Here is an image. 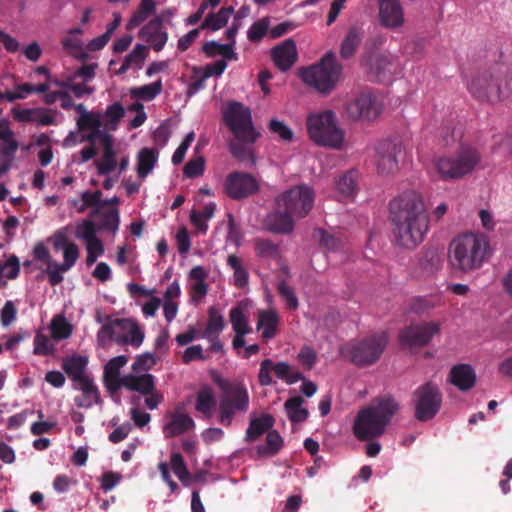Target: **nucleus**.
Instances as JSON below:
<instances>
[{
  "instance_id": "7",
  "label": "nucleus",
  "mask_w": 512,
  "mask_h": 512,
  "mask_svg": "<svg viewBox=\"0 0 512 512\" xmlns=\"http://www.w3.org/2000/svg\"><path fill=\"white\" fill-rule=\"evenodd\" d=\"M481 156L477 149L463 146L449 157H441L435 161V168L443 180H455L471 173L480 162Z\"/></svg>"
},
{
  "instance_id": "16",
  "label": "nucleus",
  "mask_w": 512,
  "mask_h": 512,
  "mask_svg": "<svg viewBox=\"0 0 512 512\" xmlns=\"http://www.w3.org/2000/svg\"><path fill=\"white\" fill-rule=\"evenodd\" d=\"M382 106L377 97L369 91L361 92L358 97L346 105V113L349 118L375 119L381 112Z\"/></svg>"
},
{
  "instance_id": "41",
  "label": "nucleus",
  "mask_w": 512,
  "mask_h": 512,
  "mask_svg": "<svg viewBox=\"0 0 512 512\" xmlns=\"http://www.w3.org/2000/svg\"><path fill=\"white\" fill-rule=\"evenodd\" d=\"M283 446V439L276 430H270L266 435L264 445L257 446V453L260 456H273L277 454Z\"/></svg>"
},
{
  "instance_id": "8",
  "label": "nucleus",
  "mask_w": 512,
  "mask_h": 512,
  "mask_svg": "<svg viewBox=\"0 0 512 512\" xmlns=\"http://www.w3.org/2000/svg\"><path fill=\"white\" fill-rule=\"evenodd\" d=\"M388 344L386 333H376L347 347V356L358 367H367L376 363Z\"/></svg>"
},
{
  "instance_id": "48",
  "label": "nucleus",
  "mask_w": 512,
  "mask_h": 512,
  "mask_svg": "<svg viewBox=\"0 0 512 512\" xmlns=\"http://www.w3.org/2000/svg\"><path fill=\"white\" fill-rule=\"evenodd\" d=\"M103 125L100 113L85 112L77 120V127L80 131H89L93 128H101Z\"/></svg>"
},
{
  "instance_id": "11",
  "label": "nucleus",
  "mask_w": 512,
  "mask_h": 512,
  "mask_svg": "<svg viewBox=\"0 0 512 512\" xmlns=\"http://www.w3.org/2000/svg\"><path fill=\"white\" fill-rule=\"evenodd\" d=\"M413 403L415 418L425 422L434 418L440 410L442 394L436 384L427 382L414 391Z\"/></svg>"
},
{
  "instance_id": "17",
  "label": "nucleus",
  "mask_w": 512,
  "mask_h": 512,
  "mask_svg": "<svg viewBox=\"0 0 512 512\" xmlns=\"http://www.w3.org/2000/svg\"><path fill=\"white\" fill-rule=\"evenodd\" d=\"M439 325L434 322L411 325L402 329L399 333V341L407 348L423 347L427 345L432 337L439 333Z\"/></svg>"
},
{
  "instance_id": "49",
  "label": "nucleus",
  "mask_w": 512,
  "mask_h": 512,
  "mask_svg": "<svg viewBox=\"0 0 512 512\" xmlns=\"http://www.w3.org/2000/svg\"><path fill=\"white\" fill-rule=\"evenodd\" d=\"M158 360L159 358L150 352L138 355L132 364V371L135 373L147 372L157 364Z\"/></svg>"
},
{
  "instance_id": "46",
  "label": "nucleus",
  "mask_w": 512,
  "mask_h": 512,
  "mask_svg": "<svg viewBox=\"0 0 512 512\" xmlns=\"http://www.w3.org/2000/svg\"><path fill=\"white\" fill-rule=\"evenodd\" d=\"M96 214L101 218L98 226L99 230H105L112 233H116L118 231L120 223L118 209L114 208L106 212L99 211V213Z\"/></svg>"
},
{
  "instance_id": "5",
  "label": "nucleus",
  "mask_w": 512,
  "mask_h": 512,
  "mask_svg": "<svg viewBox=\"0 0 512 512\" xmlns=\"http://www.w3.org/2000/svg\"><path fill=\"white\" fill-rule=\"evenodd\" d=\"M310 138L320 146L340 149L344 142V132L337 126L335 113L326 110L310 114L306 121Z\"/></svg>"
},
{
  "instance_id": "57",
  "label": "nucleus",
  "mask_w": 512,
  "mask_h": 512,
  "mask_svg": "<svg viewBox=\"0 0 512 512\" xmlns=\"http://www.w3.org/2000/svg\"><path fill=\"white\" fill-rule=\"evenodd\" d=\"M96 233L97 229L94 222L90 220H84L81 224L77 226L75 236L78 239H82L87 243L98 238L96 236Z\"/></svg>"
},
{
  "instance_id": "40",
  "label": "nucleus",
  "mask_w": 512,
  "mask_h": 512,
  "mask_svg": "<svg viewBox=\"0 0 512 512\" xmlns=\"http://www.w3.org/2000/svg\"><path fill=\"white\" fill-rule=\"evenodd\" d=\"M254 249L258 257L276 260L280 257L279 245L265 238L254 239Z\"/></svg>"
},
{
  "instance_id": "28",
  "label": "nucleus",
  "mask_w": 512,
  "mask_h": 512,
  "mask_svg": "<svg viewBox=\"0 0 512 512\" xmlns=\"http://www.w3.org/2000/svg\"><path fill=\"white\" fill-rule=\"evenodd\" d=\"M294 215L286 209L275 211L267 217V225L270 231L279 234H288L294 229Z\"/></svg>"
},
{
  "instance_id": "10",
  "label": "nucleus",
  "mask_w": 512,
  "mask_h": 512,
  "mask_svg": "<svg viewBox=\"0 0 512 512\" xmlns=\"http://www.w3.org/2000/svg\"><path fill=\"white\" fill-rule=\"evenodd\" d=\"M249 407L247 389L240 384L228 385L219 403V422L229 427L237 412H246Z\"/></svg>"
},
{
  "instance_id": "62",
  "label": "nucleus",
  "mask_w": 512,
  "mask_h": 512,
  "mask_svg": "<svg viewBox=\"0 0 512 512\" xmlns=\"http://www.w3.org/2000/svg\"><path fill=\"white\" fill-rule=\"evenodd\" d=\"M128 378V374L120 377V375H106L103 374V381L107 391L113 396L117 393L122 387H124V383Z\"/></svg>"
},
{
  "instance_id": "3",
  "label": "nucleus",
  "mask_w": 512,
  "mask_h": 512,
  "mask_svg": "<svg viewBox=\"0 0 512 512\" xmlns=\"http://www.w3.org/2000/svg\"><path fill=\"white\" fill-rule=\"evenodd\" d=\"M470 94L479 101L497 103L512 94V75L506 68L495 66L475 73L467 84Z\"/></svg>"
},
{
  "instance_id": "39",
  "label": "nucleus",
  "mask_w": 512,
  "mask_h": 512,
  "mask_svg": "<svg viewBox=\"0 0 512 512\" xmlns=\"http://www.w3.org/2000/svg\"><path fill=\"white\" fill-rule=\"evenodd\" d=\"M202 50L208 57L221 55L224 60H237V54L234 52L233 44H221L216 41H209L203 45Z\"/></svg>"
},
{
  "instance_id": "59",
  "label": "nucleus",
  "mask_w": 512,
  "mask_h": 512,
  "mask_svg": "<svg viewBox=\"0 0 512 512\" xmlns=\"http://www.w3.org/2000/svg\"><path fill=\"white\" fill-rule=\"evenodd\" d=\"M55 84L59 87L67 88L76 97L80 98L84 95H90L94 92L92 87H89L83 83H73L70 80L67 81H55Z\"/></svg>"
},
{
  "instance_id": "55",
  "label": "nucleus",
  "mask_w": 512,
  "mask_h": 512,
  "mask_svg": "<svg viewBox=\"0 0 512 512\" xmlns=\"http://www.w3.org/2000/svg\"><path fill=\"white\" fill-rule=\"evenodd\" d=\"M102 192L100 190H96L94 192L85 191L81 194V200L83 201V206L79 209V212H83L87 207L96 208L95 214L99 213L100 208H102Z\"/></svg>"
},
{
  "instance_id": "58",
  "label": "nucleus",
  "mask_w": 512,
  "mask_h": 512,
  "mask_svg": "<svg viewBox=\"0 0 512 512\" xmlns=\"http://www.w3.org/2000/svg\"><path fill=\"white\" fill-rule=\"evenodd\" d=\"M54 352V346L50 343L49 338L41 333H37L34 338V350L35 355L48 356Z\"/></svg>"
},
{
  "instance_id": "43",
  "label": "nucleus",
  "mask_w": 512,
  "mask_h": 512,
  "mask_svg": "<svg viewBox=\"0 0 512 512\" xmlns=\"http://www.w3.org/2000/svg\"><path fill=\"white\" fill-rule=\"evenodd\" d=\"M162 89V80L158 79L154 83L131 88L130 95L134 98H139L145 101H151L162 92Z\"/></svg>"
},
{
  "instance_id": "33",
  "label": "nucleus",
  "mask_w": 512,
  "mask_h": 512,
  "mask_svg": "<svg viewBox=\"0 0 512 512\" xmlns=\"http://www.w3.org/2000/svg\"><path fill=\"white\" fill-rule=\"evenodd\" d=\"M279 317L274 310L262 311L259 315L257 329L262 330L264 340L272 339L277 332Z\"/></svg>"
},
{
  "instance_id": "53",
  "label": "nucleus",
  "mask_w": 512,
  "mask_h": 512,
  "mask_svg": "<svg viewBox=\"0 0 512 512\" xmlns=\"http://www.w3.org/2000/svg\"><path fill=\"white\" fill-rule=\"evenodd\" d=\"M20 273V262L19 258L12 254L8 257L3 265H0V274L9 280H14L19 276Z\"/></svg>"
},
{
  "instance_id": "51",
  "label": "nucleus",
  "mask_w": 512,
  "mask_h": 512,
  "mask_svg": "<svg viewBox=\"0 0 512 512\" xmlns=\"http://www.w3.org/2000/svg\"><path fill=\"white\" fill-rule=\"evenodd\" d=\"M313 237L319 241L321 246L328 250L334 251L340 246V240L322 228H316L313 231Z\"/></svg>"
},
{
  "instance_id": "47",
  "label": "nucleus",
  "mask_w": 512,
  "mask_h": 512,
  "mask_svg": "<svg viewBox=\"0 0 512 512\" xmlns=\"http://www.w3.org/2000/svg\"><path fill=\"white\" fill-rule=\"evenodd\" d=\"M115 150H105L100 160L96 162L97 172L99 175H108L117 166Z\"/></svg>"
},
{
  "instance_id": "35",
  "label": "nucleus",
  "mask_w": 512,
  "mask_h": 512,
  "mask_svg": "<svg viewBox=\"0 0 512 512\" xmlns=\"http://www.w3.org/2000/svg\"><path fill=\"white\" fill-rule=\"evenodd\" d=\"M233 12L234 8L230 6L222 7L217 13L208 14L202 22L200 29H211L212 31H217L223 28L227 24L229 17Z\"/></svg>"
},
{
  "instance_id": "63",
  "label": "nucleus",
  "mask_w": 512,
  "mask_h": 512,
  "mask_svg": "<svg viewBox=\"0 0 512 512\" xmlns=\"http://www.w3.org/2000/svg\"><path fill=\"white\" fill-rule=\"evenodd\" d=\"M268 30L267 19H261L254 22L248 30V39L252 42L261 40Z\"/></svg>"
},
{
  "instance_id": "52",
  "label": "nucleus",
  "mask_w": 512,
  "mask_h": 512,
  "mask_svg": "<svg viewBox=\"0 0 512 512\" xmlns=\"http://www.w3.org/2000/svg\"><path fill=\"white\" fill-rule=\"evenodd\" d=\"M277 291L282 299L286 302L289 310H296L299 306L298 299L292 287L286 284L285 281H281L277 285Z\"/></svg>"
},
{
  "instance_id": "6",
  "label": "nucleus",
  "mask_w": 512,
  "mask_h": 512,
  "mask_svg": "<svg viewBox=\"0 0 512 512\" xmlns=\"http://www.w3.org/2000/svg\"><path fill=\"white\" fill-rule=\"evenodd\" d=\"M342 65L333 52H328L319 63L303 68L300 77L307 85L321 93L330 92L339 80Z\"/></svg>"
},
{
  "instance_id": "34",
  "label": "nucleus",
  "mask_w": 512,
  "mask_h": 512,
  "mask_svg": "<svg viewBox=\"0 0 512 512\" xmlns=\"http://www.w3.org/2000/svg\"><path fill=\"white\" fill-rule=\"evenodd\" d=\"M357 181L358 171L354 169L348 170L336 180V190L343 198L352 197L356 193Z\"/></svg>"
},
{
  "instance_id": "30",
  "label": "nucleus",
  "mask_w": 512,
  "mask_h": 512,
  "mask_svg": "<svg viewBox=\"0 0 512 512\" xmlns=\"http://www.w3.org/2000/svg\"><path fill=\"white\" fill-rule=\"evenodd\" d=\"M274 423V417L270 414H263L260 417L251 419L246 431V441H256L264 433H268L274 426Z\"/></svg>"
},
{
  "instance_id": "44",
  "label": "nucleus",
  "mask_w": 512,
  "mask_h": 512,
  "mask_svg": "<svg viewBox=\"0 0 512 512\" xmlns=\"http://www.w3.org/2000/svg\"><path fill=\"white\" fill-rule=\"evenodd\" d=\"M229 320L234 332L250 333L251 327L248 323V318L244 313L241 306L233 307L229 312Z\"/></svg>"
},
{
  "instance_id": "13",
  "label": "nucleus",
  "mask_w": 512,
  "mask_h": 512,
  "mask_svg": "<svg viewBox=\"0 0 512 512\" xmlns=\"http://www.w3.org/2000/svg\"><path fill=\"white\" fill-rule=\"evenodd\" d=\"M222 114L224 124L233 135L257 131L252 121L250 109L240 102L230 101Z\"/></svg>"
},
{
  "instance_id": "50",
  "label": "nucleus",
  "mask_w": 512,
  "mask_h": 512,
  "mask_svg": "<svg viewBox=\"0 0 512 512\" xmlns=\"http://www.w3.org/2000/svg\"><path fill=\"white\" fill-rule=\"evenodd\" d=\"M393 64L391 57L388 55H381L377 58L375 63V70L377 73L378 81H385L393 74Z\"/></svg>"
},
{
  "instance_id": "56",
  "label": "nucleus",
  "mask_w": 512,
  "mask_h": 512,
  "mask_svg": "<svg viewBox=\"0 0 512 512\" xmlns=\"http://www.w3.org/2000/svg\"><path fill=\"white\" fill-rule=\"evenodd\" d=\"M18 147H19V143L14 138V136L7 138L6 140H1V144H0L1 160H7L8 162H13L14 158H15V153L17 152Z\"/></svg>"
},
{
  "instance_id": "12",
  "label": "nucleus",
  "mask_w": 512,
  "mask_h": 512,
  "mask_svg": "<svg viewBox=\"0 0 512 512\" xmlns=\"http://www.w3.org/2000/svg\"><path fill=\"white\" fill-rule=\"evenodd\" d=\"M102 332L114 338L118 344H129L135 348L141 346L145 336L141 327L128 319H115L111 325H104Z\"/></svg>"
},
{
  "instance_id": "15",
  "label": "nucleus",
  "mask_w": 512,
  "mask_h": 512,
  "mask_svg": "<svg viewBox=\"0 0 512 512\" xmlns=\"http://www.w3.org/2000/svg\"><path fill=\"white\" fill-rule=\"evenodd\" d=\"M260 136L261 134L258 131L233 135V138L228 142L229 152L237 161L254 166L256 164L255 143Z\"/></svg>"
},
{
  "instance_id": "64",
  "label": "nucleus",
  "mask_w": 512,
  "mask_h": 512,
  "mask_svg": "<svg viewBox=\"0 0 512 512\" xmlns=\"http://www.w3.org/2000/svg\"><path fill=\"white\" fill-rule=\"evenodd\" d=\"M124 115L125 109L119 102L109 105L105 111V118L112 125H117Z\"/></svg>"
},
{
  "instance_id": "32",
  "label": "nucleus",
  "mask_w": 512,
  "mask_h": 512,
  "mask_svg": "<svg viewBox=\"0 0 512 512\" xmlns=\"http://www.w3.org/2000/svg\"><path fill=\"white\" fill-rule=\"evenodd\" d=\"M226 263L233 271V284L239 289L245 288L249 283V273L243 260L235 254H230Z\"/></svg>"
},
{
  "instance_id": "26",
  "label": "nucleus",
  "mask_w": 512,
  "mask_h": 512,
  "mask_svg": "<svg viewBox=\"0 0 512 512\" xmlns=\"http://www.w3.org/2000/svg\"><path fill=\"white\" fill-rule=\"evenodd\" d=\"M87 365V357L75 354L63 359L62 369L69 379L74 382L90 375L87 373Z\"/></svg>"
},
{
  "instance_id": "37",
  "label": "nucleus",
  "mask_w": 512,
  "mask_h": 512,
  "mask_svg": "<svg viewBox=\"0 0 512 512\" xmlns=\"http://www.w3.org/2000/svg\"><path fill=\"white\" fill-rule=\"evenodd\" d=\"M157 162V153L149 148H143L137 157V174L144 179L153 170Z\"/></svg>"
},
{
  "instance_id": "45",
  "label": "nucleus",
  "mask_w": 512,
  "mask_h": 512,
  "mask_svg": "<svg viewBox=\"0 0 512 512\" xmlns=\"http://www.w3.org/2000/svg\"><path fill=\"white\" fill-rule=\"evenodd\" d=\"M72 330V325L61 315L51 321V335L57 341L69 338Z\"/></svg>"
},
{
  "instance_id": "60",
  "label": "nucleus",
  "mask_w": 512,
  "mask_h": 512,
  "mask_svg": "<svg viewBox=\"0 0 512 512\" xmlns=\"http://www.w3.org/2000/svg\"><path fill=\"white\" fill-rule=\"evenodd\" d=\"M269 129L272 133L277 134L283 141L289 142L293 140V131L283 121L272 119L269 123Z\"/></svg>"
},
{
  "instance_id": "38",
  "label": "nucleus",
  "mask_w": 512,
  "mask_h": 512,
  "mask_svg": "<svg viewBox=\"0 0 512 512\" xmlns=\"http://www.w3.org/2000/svg\"><path fill=\"white\" fill-rule=\"evenodd\" d=\"M156 4L153 0H141L137 10L129 19L126 28L133 30L142 24L151 14L155 12Z\"/></svg>"
},
{
  "instance_id": "25",
  "label": "nucleus",
  "mask_w": 512,
  "mask_h": 512,
  "mask_svg": "<svg viewBox=\"0 0 512 512\" xmlns=\"http://www.w3.org/2000/svg\"><path fill=\"white\" fill-rule=\"evenodd\" d=\"M449 379L461 391H468L475 386L476 374L469 364H457L452 367Z\"/></svg>"
},
{
  "instance_id": "31",
  "label": "nucleus",
  "mask_w": 512,
  "mask_h": 512,
  "mask_svg": "<svg viewBox=\"0 0 512 512\" xmlns=\"http://www.w3.org/2000/svg\"><path fill=\"white\" fill-rule=\"evenodd\" d=\"M215 407L216 398L213 389L208 385L202 386L196 394V411L210 418Z\"/></svg>"
},
{
  "instance_id": "22",
  "label": "nucleus",
  "mask_w": 512,
  "mask_h": 512,
  "mask_svg": "<svg viewBox=\"0 0 512 512\" xmlns=\"http://www.w3.org/2000/svg\"><path fill=\"white\" fill-rule=\"evenodd\" d=\"M379 18L381 24L396 28L403 24L404 14L399 0H379Z\"/></svg>"
},
{
  "instance_id": "24",
  "label": "nucleus",
  "mask_w": 512,
  "mask_h": 512,
  "mask_svg": "<svg viewBox=\"0 0 512 512\" xmlns=\"http://www.w3.org/2000/svg\"><path fill=\"white\" fill-rule=\"evenodd\" d=\"M195 427V422L188 414L175 411L170 415V421L163 427L166 438H172L184 434Z\"/></svg>"
},
{
  "instance_id": "20",
  "label": "nucleus",
  "mask_w": 512,
  "mask_h": 512,
  "mask_svg": "<svg viewBox=\"0 0 512 512\" xmlns=\"http://www.w3.org/2000/svg\"><path fill=\"white\" fill-rule=\"evenodd\" d=\"M271 58L281 71L289 70L297 61L298 54L296 43L289 38L271 49Z\"/></svg>"
},
{
  "instance_id": "2",
  "label": "nucleus",
  "mask_w": 512,
  "mask_h": 512,
  "mask_svg": "<svg viewBox=\"0 0 512 512\" xmlns=\"http://www.w3.org/2000/svg\"><path fill=\"white\" fill-rule=\"evenodd\" d=\"M399 410V402L390 394L374 398L358 411L352 426L354 436L360 441L382 436Z\"/></svg>"
},
{
  "instance_id": "23",
  "label": "nucleus",
  "mask_w": 512,
  "mask_h": 512,
  "mask_svg": "<svg viewBox=\"0 0 512 512\" xmlns=\"http://www.w3.org/2000/svg\"><path fill=\"white\" fill-rule=\"evenodd\" d=\"M162 28L163 19L157 16L141 29L143 37L156 52L161 51L168 40V34Z\"/></svg>"
},
{
  "instance_id": "54",
  "label": "nucleus",
  "mask_w": 512,
  "mask_h": 512,
  "mask_svg": "<svg viewBox=\"0 0 512 512\" xmlns=\"http://www.w3.org/2000/svg\"><path fill=\"white\" fill-rule=\"evenodd\" d=\"M63 263H54L53 266H57L62 270L71 269L79 258V249L75 243H71L67 248L63 250Z\"/></svg>"
},
{
  "instance_id": "19",
  "label": "nucleus",
  "mask_w": 512,
  "mask_h": 512,
  "mask_svg": "<svg viewBox=\"0 0 512 512\" xmlns=\"http://www.w3.org/2000/svg\"><path fill=\"white\" fill-rule=\"evenodd\" d=\"M72 388L81 392L74 397V403L79 408L89 409L102 402L98 386L91 375L72 382Z\"/></svg>"
},
{
  "instance_id": "27",
  "label": "nucleus",
  "mask_w": 512,
  "mask_h": 512,
  "mask_svg": "<svg viewBox=\"0 0 512 512\" xmlns=\"http://www.w3.org/2000/svg\"><path fill=\"white\" fill-rule=\"evenodd\" d=\"M364 38V30L360 26H352L348 29L340 45V56L349 59L354 56Z\"/></svg>"
},
{
  "instance_id": "4",
  "label": "nucleus",
  "mask_w": 512,
  "mask_h": 512,
  "mask_svg": "<svg viewBox=\"0 0 512 512\" xmlns=\"http://www.w3.org/2000/svg\"><path fill=\"white\" fill-rule=\"evenodd\" d=\"M488 248V238L483 234L459 235L450 244L451 265L462 272L479 269L484 262Z\"/></svg>"
},
{
  "instance_id": "36",
  "label": "nucleus",
  "mask_w": 512,
  "mask_h": 512,
  "mask_svg": "<svg viewBox=\"0 0 512 512\" xmlns=\"http://www.w3.org/2000/svg\"><path fill=\"white\" fill-rule=\"evenodd\" d=\"M304 400L301 396H294L286 400L284 408L292 423L304 422L309 415L307 409L302 408Z\"/></svg>"
},
{
  "instance_id": "29",
  "label": "nucleus",
  "mask_w": 512,
  "mask_h": 512,
  "mask_svg": "<svg viewBox=\"0 0 512 512\" xmlns=\"http://www.w3.org/2000/svg\"><path fill=\"white\" fill-rule=\"evenodd\" d=\"M124 388L142 395L150 394L154 391V388H156L155 377L149 373L141 375L128 374Z\"/></svg>"
},
{
  "instance_id": "42",
  "label": "nucleus",
  "mask_w": 512,
  "mask_h": 512,
  "mask_svg": "<svg viewBox=\"0 0 512 512\" xmlns=\"http://www.w3.org/2000/svg\"><path fill=\"white\" fill-rule=\"evenodd\" d=\"M225 327V321L223 316L214 307H210L208 310V322L205 330L203 331L204 338H210L211 336H219Z\"/></svg>"
},
{
  "instance_id": "9",
  "label": "nucleus",
  "mask_w": 512,
  "mask_h": 512,
  "mask_svg": "<svg viewBox=\"0 0 512 512\" xmlns=\"http://www.w3.org/2000/svg\"><path fill=\"white\" fill-rule=\"evenodd\" d=\"M314 200V190L306 184H300L279 195L276 204L279 209L284 208L295 218L301 219L309 214L313 208Z\"/></svg>"
},
{
  "instance_id": "1",
  "label": "nucleus",
  "mask_w": 512,
  "mask_h": 512,
  "mask_svg": "<svg viewBox=\"0 0 512 512\" xmlns=\"http://www.w3.org/2000/svg\"><path fill=\"white\" fill-rule=\"evenodd\" d=\"M390 219L397 244L413 249L424 241L429 230V216L422 194L404 191L389 204Z\"/></svg>"
},
{
  "instance_id": "21",
  "label": "nucleus",
  "mask_w": 512,
  "mask_h": 512,
  "mask_svg": "<svg viewBox=\"0 0 512 512\" xmlns=\"http://www.w3.org/2000/svg\"><path fill=\"white\" fill-rule=\"evenodd\" d=\"M291 366L287 362L274 363L271 359H264L260 363L258 381L261 386H269L273 383L271 372H274L277 379L287 381Z\"/></svg>"
},
{
  "instance_id": "61",
  "label": "nucleus",
  "mask_w": 512,
  "mask_h": 512,
  "mask_svg": "<svg viewBox=\"0 0 512 512\" xmlns=\"http://www.w3.org/2000/svg\"><path fill=\"white\" fill-rule=\"evenodd\" d=\"M205 169V162L202 157H198L194 160L188 161L184 168H183V174L187 178H196L201 176L204 173Z\"/></svg>"
},
{
  "instance_id": "14",
  "label": "nucleus",
  "mask_w": 512,
  "mask_h": 512,
  "mask_svg": "<svg viewBox=\"0 0 512 512\" xmlns=\"http://www.w3.org/2000/svg\"><path fill=\"white\" fill-rule=\"evenodd\" d=\"M224 191L233 200H241L254 195L259 190L257 179L245 172H232L226 176Z\"/></svg>"
},
{
  "instance_id": "18",
  "label": "nucleus",
  "mask_w": 512,
  "mask_h": 512,
  "mask_svg": "<svg viewBox=\"0 0 512 512\" xmlns=\"http://www.w3.org/2000/svg\"><path fill=\"white\" fill-rule=\"evenodd\" d=\"M376 166L381 174H391L398 170V155L402 145L395 140H382L376 145Z\"/></svg>"
}]
</instances>
